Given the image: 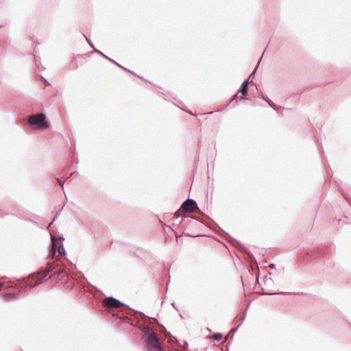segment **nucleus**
<instances>
[{
  "label": "nucleus",
  "instance_id": "nucleus-1",
  "mask_svg": "<svg viewBox=\"0 0 351 351\" xmlns=\"http://www.w3.org/2000/svg\"><path fill=\"white\" fill-rule=\"evenodd\" d=\"M54 267L52 264L48 263L47 267L45 269L38 271L36 274H32L29 276L28 280L25 278L21 280H17V283L15 286L21 289H26V287H34L41 284L45 278L47 277L49 272L53 270Z\"/></svg>",
  "mask_w": 351,
  "mask_h": 351
},
{
  "label": "nucleus",
  "instance_id": "nucleus-2",
  "mask_svg": "<svg viewBox=\"0 0 351 351\" xmlns=\"http://www.w3.org/2000/svg\"><path fill=\"white\" fill-rule=\"evenodd\" d=\"M143 331L147 335L146 339L147 346L149 351H162L160 342L156 332L151 331L148 326L143 327Z\"/></svg>",
  "mask_w": 351,
  "mask_h": 351
},
{
  "label": "nucleus",
  "instance_id": "nucleus-3",
  "mask_svg": "<svg viewBox=\"0 0 351 351\" xmlns=\"http://www.w3.org/2000/svg\"><path fill=\"white\" fill-rule=\"evenodd\" d=\"M64 240V237H60L58 239L51 237V248L49 252V256L53 258L56 251L58 253V255L63 256L66 254L65 250L64 248V245L62 243V241Z\"/></svg>",
  "mask_w": 351,
  "mask_h": 351
},
{
  "label": "nucleus",
  "instance_id": "nucleus-4",
  "mask_svg": "<svg viewBox=\"0 0 351 351\" xmlns=\"http://www.w3.org/2000/svg\"><path fill=\"white\" fill-rule=\"evenodd\" d=\"M29 124L35 129H43L48 127L46 117L43 113L32 115L28 119Z\"/></svg>",
  "mask_w": 351,
  "mask_h": 351
},
{
  "label": "nucleus",
  "instance_id": "nucleus-5",
  "mask_svg": "<svg viewBox=\"0 0 351 351\" xmlns=\"http://www.w3.org/2000/svg\"><path fill=\"white\" fill-rule=\"evenodd\" d=\"M181 208L186 213H191L195 210H199V207L197 202L193 199H187L185 200Z\"/></svg>",
  "mask_w": 351,
  "mask_h": 351
},
{
  "label": "nucleus",
  "instance_id": "nucleus-6",
  "mask_svg": "<svg viewBox=\"0 0 351 351\" xmlns=\"http://www.w3.org/2000/svg\"><path fill=\"white\" fill-rule=\"evenodd\" d=\"M104 304L110 308H119L122 306H126L121 301L113 297L106 298L104 302Z\"/></svg>",
  "mask_w": 351,
  "mask_h": 351
},
{
  "label": "nucleus",
  "instance_id": "nucleus-7",
  "mask_svg": "<svg viewBox=\"0 0 351 351\" xmlns=\"http://www.w3.org/2000/svg\"><path fill=\"white\" fill-rule=\"evenodd\" d=\"M249 84V79H247L245 81H243V83L241 84L240 90L234 95V97L230 100V103L232 102L235 99V97H237L239 93H241L243 97L245 96L247 94Z\"/></svg>",
  "mask_w": 351,
  "mask_h": 351
},
{
  "label": "nucleus",
  "instance_id": "nucleus-8",
  "mask_svg": "<svg viewBox=\"0 0 351 351\" xmlns=\"http://www.w3.org/2000/svg\"><path fill=\"white\" fill-rule=\"evenodd\" d=\"M95 51H97L98 53L101 54L102 56H104L106 59H107L109 62L114 64L115 65H117V66L119 67H121V69H124V70H126V69L123 66H122L121 65H120L119 63H117L116 61H114V60L108 58V56H106L105 54H104L102 52H101L99 50H95Z\"/></svg>",
  "mask_w": 351,
  "mask_h": 351
},
{
  "label": "nucleus",
  "instance_id": "nucleus-9",
  "mask_svg": "<svg viewBox=\"0 0 351 351\" xmlns=\"http://www.w3.org/2000/svg\"><path fill=\"white\" fill-rule=\"evenodd\" d=\"M315 250H317V249H316V248H313V249H309V248H308V259H309L311 257L314 258V257H315V256H316L315 255L313 254V253H314V252H315ZM317 250H318L317 254H318L319 255L322 254L323 253H324V251H323L322 250H321L319 248H318V249H317Z\"/></svg>",
  "mask_w": 351,
  "mask_h": 351
},
{
  "label": "nucleus",
  "instance_id": "nucleus-10",
  "mask_svg": "<svg viewBox=\"0 0 351 351\" xmlns=\"http://www.w3.org/2000/svg\"><path fill=\"white\" fill-rule=\"evenodd\" d=\"M245 319V315L241 318V322L239 324V325L234 328H232L231 330L230 331L229 334L228 335V337H229V335H231V339L233 337V334L234 332H236V331L238 330L239 327L241 326V324H242L243 321Z\"/></svg>",
  "mask_w": 351,
  "mask_h": 351
},
{
  "label": "nucleus",
  "instance_id": "nucleus-11",
  "mask_svg": "<svg viewBox=\"0 0 351 351\" xmlns=\"http://www.w3.org/2000/svg\"><path fill=\"white\" fill-rule=\"evenodd\" d=\"M3 298L5 299H14V298H16V295H15V293H5L3 295Z\"/></svg>",
  "mask_w": 351,
  "mask_h": 351
},
{
  "label": "nucleus",
  "instance_id": "nucleus-12",
  "mask_svg": "<svg viewBox=\"0 0 351 351\" xmlns=\"http://www.w3.org/2000/svg\"><path fill=\"white\" fill-rule=\"evenodd\" d=\"M213 337V341H219L222 339V335L221 333H215Z\"/></svg>",
  "mask_w": 351,
  "mask_h": 351
},
{
  "label": "nucleus",
  "instance_id": "nucleus-13",
  "mask_svg": "<svg viewBox=\"0 0 351 351\" xmlns=\"http://www.w3.org/2000/svg\"><path fill=\"white\" fill-rule=\"evenodd\" d=\"M256 69H257V66H256V68L254 69L252 73L249 75L247 79H249L250 83L252 82V80H253V78H254V73H255Z\"/></svg>",
  "mask_w": 351,
  "mask_h": 351
},
{
  "label": "nucleus",
  "instance_id": "nucleus-14",
  "mask_svg": "<svg viewBox=\"0 0 351 351\" xmlns=\"http://www.w3.org/2000/svg\"><path fill=\"white\" fill-rule=\"evenodd\" d=\"M342 195H343V197L345 198V199H346V201L351 204V199L348 197V195L347 194H346L344 192L342 193Z\"/></svg>",
  "mask_w": 351,
  "mask_h": 351
},
{
  "label": "nucleus",
  "instance_id": "nucleus-15",
  "mask_svg": "<svg viewBox=\"0 0 351 351\" xmlns=\"http://www.w3.org/2000/svg\"><path fill=\"white\" fill-rule=\"evenodd\" d=\"M262 98H263V99H265V100L268 103V104H269L271 108H273L274 109V105H273V104H272L270 101H269L268 99H265V98L263 97V96H262Z\"/></svg>",
  "mask_w": 351,
  "mask_h": 351
},
{
  "label": "nucleus",
  "instance_id": "nucleus-16",
  "mask_svg": "<svg viewBox=\"0 0 351 351\" xmlns=\"http://www.w3.org/2000/svg\"><path fill=\"white\" fill-rule=\"evenodd\" d=\"M34 59H35L36 64L38 66V65H39V60H38V58H37V56H34Z\"/></svg>",
  "mask_w": 351,
  "mask_h": 351
},
{
  "label": "nucleus",
  "instance_id": "nucleus-17",
  "mask_svg": "<svg viewBox=\"0 0 351 351\" xmlns=\"http://www.w3.org/2000/svg\"><path fill=\"white\" fill-rule=\"evenodd\" d=\"M59 184H60V186L62 187L63 186V183L62 182V181L60 180H59L58 178L57 179Z\"/></svg>",
  "mask_w": 351,
  "mask_h": 351
},
{
  "label": "nucleus",
  "instance_id": "nucleus-18",
  "mask_svg": "<svg viewBox=\"0 0 351 351\" xmlns=\"http://www.w3.org/2000/svg\"><path fill=\"white\" fill-rule=\"evenodd\" d=\"M269 267H271L272 269H274L275 268V265L274 264H270L269 265Z\"/></svg>",
  "mask_w": 351,
  "mask_h": 351
},
{
  "label": "nucleus",
  "instance_id": "nucleus-19",
  "mask_svg": "<svg viewBox=\"0 0 351 351\" xmlns=\"http://www.w3.org/2000/svg\"><path fill=\"white\" fill-rule=\"evenodd\" d=\"M171 305H172V306H173L176 309H177V308H176V303H175L174 302L171 303Z\"/></svg>",
  "mask_w": 351,
  "mask_h": 351
},
{
  "label": "nucleus",
  "instance_id": "nucleus-20",
  "mask_svg": "<svg viewBox=\"0 0 351 351\" xmlns=\"http://www.w3.org/2000/svg\"><path fill=\"white\" fill-rule=\"evenodd\" d=\"M87 41L88 42L89 45L92 47H94L93 46V44L90 43V42H89V40L87 39Z\"/></svg>",
  "mask_w": 351,
  "mask_h": 351
},
{
  "label": "nucleus",
  "instance_id": "nucleus-21",
  "mask_svg": "<svg viewBox=\"0 0 351 351\" xmlns=\"http://www.w3.org/2000/svg\"><path fill=\"white\" fill-rule=\"evenodd\" d=\"M135 312L138 313H140V314L143 315L144 316H145V314H143L142 312L137 311H135Z\"/></svg>",
  "mask_w": 351,
  "mask_h": 351
},
{
  "label": "nucleus",
  "instance_id": "nucleus-22",
  "mask_svg": "<svg viewBox=\"0 0 351 351\" xmlns=\"http://www.w3.org/2000/svg\"><path fill=\"white\" fill-rule=\"evenodd\" d=\"M57 215H58V214H56V215L54 217V218H53V220H52V222H53V221L56 220V217H57Z\"/></svg>",
  "mask_w": 351,
  "mask_h": 351
},
{
  "label": "nucleus",
  "instance_id": "nucleus-23",
  "mask_svg": "<svg viewBox=\"0 0 351 351\" xmlns=\"http://www.w3.org/2000/svg\"><path fill=\"white\" fill-rule=\"evenodd\" d=\"M263 294H265V295H272L273 293H264Z\"/></svg>",
  "mask_w": 351,
  "mask_h": 351
},
{
  "label": "nucleus",
  "instance_id": "nucleus-24",
  "mask_svg": "<svg viewBox=\"0 0 351 351\" xmlns=\"http://www.w3.org/2000/svg\"><path fill=\"white\" fill-rule=\"evenodd\" d=\"M62 272H63V270H60V271H58L57 273H58V274H61Z\"/></svg>",
  "mask_w": 351,
  "mask_h": 351
}]
</instances>
